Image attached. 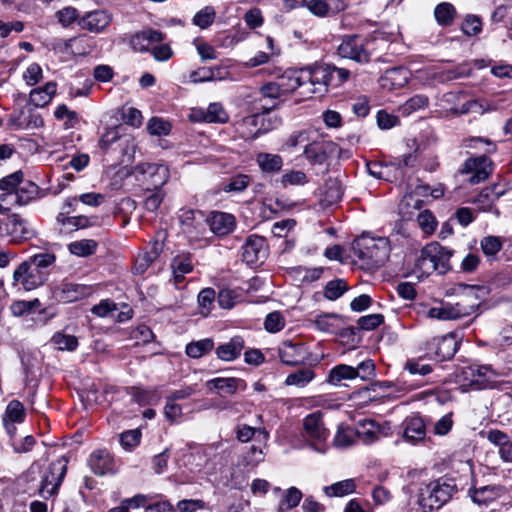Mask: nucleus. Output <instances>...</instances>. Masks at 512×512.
<instances>
[{
    "mask_svg": "<svg viewBox=\"0 0 512 512\" xmlns=\"http://www.w3.org/2000/svg\"><path fill=\"white\" fill-rule=\"evenodd\" d=\"M457 492L454 479L440 477L419 488L417 503L422 512L440 509Z\"/></svg>",
    "mask_w": 512,
    "mask_h": 512,
    "instance_id": "f257e3e1",
    "label": "nucleus"
},
{
    "mask_svg": "<svg viewBox=\"0 0 512 512\" xmlns=\"http://www.w3.org/2000/svg\"><path fill=\"white\" fill-rule=\"evenodd\" d=\"M353 254L367 269L381 267L389 258L390 245L387 238L361 236L352 244Z\"/></svg>",
    "mask_w": 512,
    "mask_h": 512,
    "instance_id": "f03ea898",
    "label": "nucleus"
},
{
    "mask_svg": "<svg viewBox=\"0 0 512 512\" xmlns=\"http://www.w3.org/2000/svg\"><path fill=\"white\" fill-rule=\"evenodd\" d=\"M350 78V71L335 65L322 64L308 69L307 79L314 87V93L323 94L329 88H338Z\"/></svg>",
    "mask_w": 512,
    "mask_h": 512,
    "instance_id": "7ed1b4c3",
    "label": "nucleus"
},
{
    "mask_svg": "<svg viewBox=\"0 0 512 512\" xmlns=\"http://www.w3.org/2000/svg\"><path fill=\"white\" fill-rule=\"evenodd\" d=\"M453 254L452 249L441 246L438 242H431L422 248L416 260V268L426 274L433 271L445 274L452 268L450 258Z\"/></svg>",
    "mask_w": 512,
    "mask_h": 512,
    "instance_id": "20e7f679",
    "label": "nucleus"
},
{
    "mask_svg": "<svg viewBox=\"0 0 512 512\" xmlns=\"http://www.w3.org/2000/svg\"><path fill=\"white\" fill-rule=\"evenodd\" d=\"M302 436L314 451L320 454L326 453L329 431L324 425L321 412L311 413L303 419Z\"/></svg>",
    "mask_w": 512,
    "mask_h": 512,
    "instance_id": "39448f33",
    "label": "nucleus"
},
{
    "mask_svg": "<svg viewBox=\"0 0 512 512\" xmlns=\"http://www.w3.org/2000/svg\"><path fill=\"white\" fill-rule=\"evenodd\" d=\"M499 374L490 365H470L464 367L459 378L463 385L474 390L494 388Z\"/></svg>",
    "mask_w": 512,
    "mask_h": 512,
    "instance_id": "423d86ee",
    "label": "nucleus"
},
{
    "mask_svg": "<svg viewBox=\"0 0 512 512\" xmlns=\"http://www.w3.org/2000/svg\"><path fill=\"white\" fill-rule=\"evenodd\" d=\"M373 40L360 35H348L342 39L337 53L340 57L367 64L371 59Z\"/></svg>",
    "mask_w": 512,
    "mask_h": 512,
    "instance_id": "0eeeda50",
    "label": "nucleus"
},
{
    "mask_svg": "<svg viewBox=\"0 0 512 512\" xmlns=\"http://www.w3.org/2000/svg\"><path fill=\"white\" fill-rule=\"evenodd\" d=\"M68 458L62 456L51 462L43 472L39 495L45 499L57 494L67 472Z\"/></svg>",
    "mask_w": 512,
    "mask_h": 512,
    "instance_id": "6e6552de",
    "label": "nucleus"
},
{
    "mask_svg": "<svg viewBox=\"0 0 512 512\" xmlns=\"http://www.w3.org/2000/svg\"><path fill=\"white\" fill-rule=\"evenodd\" d=\"M36 232L31 224L18 214H12L0 221V236L12 243L30 240Z\"/></svg>",
    "mask_w": 512,
    "mask_h": 512,
    "instance_id": "1a4fd4ad",
    "label": "nucleus"
},
{
    "mask_svg": "<svg viewBox=\"0 0 512 512\" xmlns=\"http://www.w3.org/2000/svg\"><path fill=\"white\" fill-rule=\"evenodd\" d=\"M92 293L90 286L64 280L52 289V297L59 303H72L88 297Z\"/></svg>",
    "mask_w": 512,
    "mask_h": 512,
    "instance_id": "9d476101",
    "label": "nucleus"
},
{
    "mask_svg": "<svg viewBox=\"0 0 512 512\" xmlns=\"http://www.w3.org/2000/svg\"><path fill=\"white\" fill-rule=\"evenodd\" d=\"M46 281L47 278L27 260L20 263L13 273V284L20 285L25 291H32Z\"/></svg>",
    "mask_w": 512,
    "mask_h": 512,
    "instance_id": "9b49d317",
    "label": "nucleus"
},
{
    "mask_svg": "<svg viewBox=\"0 0 512 512\" xmlns=\"http://www.w3.org/2000/svg\"><path fill=\"white\" fill-rule=\"evenodd\" d=\"M426 353L438 361L451 359L458 349V342L452 334L433 337L426 343Z\"/></svg>",
    "mask_w": 512,
    "mask_h": 512,
    "instance_id": "f8f14e48",
    "label": "nucleus"
},
{
    "mask_svg": "<svg viewBox=\"0 0 512 512\" xmlns=\"http://www.w3.org/2000/svg\"><path fill=\"white\" fill-rule=\"evenodd\" d=\"M461 173L471 175L468 179L470 184H478L492 173V161L485 155L470 157L464 162Z\"/></svg>",
    "mask_w": 512,
    "mask_h": 512,
    "instance_id": "ddd939ff",
    "label": "nucleus"
},
{
    "mask_svg": "<svg viewBox=\"0 0 512 512\" xmlns=\"http://www.w3.org/2000/svg\"><path fill=\"white\" fill-rule=\"evenodd\" d=\"M113 21V14L105 9H97L85 13L78 19L81 29L94 34L104 33Z\"/></svg>",
    "mask_w": 512,
    "mask_h": 512,
    "instance_id": "4468645a",
    "label": "nucleus"
},
{
    "mask_svg": "<svg viewBox=\"0 0 512 512\" xmlns=\"http://www.w3.org/2000/svg\"><path fill=\"white\" fill-rule=\"evenodd\" d=\"M336 149L337 145L333 141L317 140L312 136L303 154L311 165H322Z\"/></svg>",
    "mask_w": 512,
    "mask_h": 512,
    "instance_id": "2eb2a0df",
    "label": "nucleus"
},
{
    "mask_svg": "<svg viewBox=\"0 0 512 512\" xmlns=\"http://www.w3.org/2000/svg\"><path fill=\"white\" fill-rule=\"evenodd\" d=\"M477 304L467 305L462 302L456 304H443L440 307H432L428 311L430 318L439 320H455L471 315L477 308Z\"/></svg>",
    "mask_w": 512,
    "mask_h": 512,
    "instance_id": "dca6fc26",
    "label": "nucleus"
},
{
    "mask_svg": "<svg viewBox=\"0 0 512 512\" xmlns=\"http://www.w3.org/2000/svg\"><path fill=\"white\" fill-rule=\"evenodd\" d=\"M137 170L144 176L148 190H159L169 178V169L163 164L141 163Z\"/></svg>",
    "mask_w": 512,
    "mask_h": 512,
    "instance_id": "f3484780",
    "label": "nucleus"
},
{
    "mask_svg": "<svg viewBox=\"0 0 512 512\" xmlns=\"http://www.w3.org/2000/svg\"><path fill=\"white\" fill-rule=\"evenodd\" d=\"M278 355L283 364L296 366L303 364L308 360L309 352L304 343L284 341L278 348Z\"/></svg>",
    "mask_w": 512,
    "mask_h": 512,
    "instance_id": "a211bd4d",
    "label": "nucleus"
},
{
    "mask_svg": "<svg viewBox=\"0 0 512 512\" xmlns=\"http://www.w3.org/2000/svg\"><path fill=\"white\" fill-rule=\"evenodd\" d=\"M267 256L266 240L258 235H251L242 246V260L252 266L263 262Z\"/></svg>",
    "mask_w": 512,
    "mask_h": 512,
    "instance_id": "6ab92c4d",
    "label": "nucleus"
},
{
    "mask_svg": "<svg viewBox=\"0 0 512 512\" xmlns=\"http://www.w3.org/2000/svg\"><path fill=\"white\" fill-rule=\"evenodd\" d=\"M88 465L95 475L103 476L116 472L113 456L106 449H98L90 455Z\"/></svg>",
    "mask_w": 512,
    "mask_h": 512,
    "instance_id": "aec40b11",
    "label": "nucleus"
},
{
    "mask_svg": "<svg viewBox=\"0 0 512 512\" xmlns=\"http://www.w3.org/2000/svg\"><path fill=\"white\" fill-rule=\"evenodd\" d=\"M206 387L210 391H217L220 395H233L239 389L244 390L246 383L244 380L235 377H216L206 382Z\"/></svg>",
    "mask_w": 512,
    "mask_h": 512,
    "instance_id": "412c9836",
    "label": "nucleus"
},
{
    "mask_svg": "<svg viewBox=\"0 0 512 512\" xmlns=\"http://www.w3.org/2000/svg\"><path fill=\"white\" fill-rule=\"evenodd\" d=\"M163 39L164 35L162 32L147 29L133 35L130 39V45L135 51L146 52L149 51L154 44L162 42Z\"/></svg>",
    "mask_w": 512,
    "mask_h": 512,
    "instance_id": "4be33fe9",
    "label": "nucleus"
},
{
    "mask_svg": "<svg viewBox=\"0 0 512 512\" xmlns=\"http://www.w3.org/2000/svg\"><path fill=\"white\" fill-rule=\"evenodd\" d=\"M206 223L215 235L224 236L233 231L235 217L229 213L214 211L206 219Z\"/></svg>",
    "mask_w": 512,
    "mask_h": 512,
    "instance_id": "5701e85b",
    "label": "nucleus"
},
{
    "mask_svg": "<svg viewBox=\"0 0 512 512\" xmlns=\"http://www.w3.org/2000/svg\"><path fill=\"white\" fill-rule=\"evenodd\" d=\"M306 8L317 17H327L345 9L343 0H309Z\"/></svg>",
    "mask_w": 512,
    "mask_h": 512,
    "instance_id": "b1692460",
    "label": "nucleus"
},
{
    "mask_svg": "<svg viewBox=\"0 0 512 512\" xmlns=\"http://www.w3.org/2000/svg\"><path fill=\"white\" fill-rule=\"evenodd\" d=\"M487 440L498 447V454L504 462H512V438L499 429L487 432Z\"/></svg>",
    "mask_w": 512,
    "mask_h": 512,
    "instance_id": "393cba45",
    "label": "nucleus"
},
{
    "mask_svg": "<svg viewBox=\"0 0 512 512\" xmlns=\"http://www.w3.org/2000/svg\"><path fill=\"white\" fill-rule=\"evenodd\" d=\"M404 438L410 443L422 441L426 435V425L419 415H411L403 421Z\"/></svg>",
    "mask_w": 512,
    "mask_h": 512,
    "instance_id": "a878e982",
    "label": "nucleus"
},
{
    "mask_svg": "<svg viewBox=\"0 0 512 512\" xmlns=\"http://www.w3.org/2000/svg\"><path fill=\"white\" fill-rule=\"evenodd\" d=\"M409 74L403 67L387 69L379 80L380 86L389 91L401 88L407 84Z\"/></svg>",
    "mask_w": 512,
    "mask_h": 512,
    "instance_id": "bb28decb",
    "label": "nucleus"
},
{
    "mask_svg": "<svg viewBox=\"0 0 512 512\" xmlns=\"http://www.w3.org/2000/svg\"><path fill=\"white\" fill-rule=\"evenodd\" d=\"M244 347V339L241 336H234L228 342L219 345L215 350V354L218 359L231 362L241 355Z\"/></svg>",
    "mask_w": 512,
    "mask_h": 512,
    "instance_id": "cd10ccee",
    "label": "nucleus"
},
{
    "mask_svg": "<svg viewBox=\"0 0 512 512\" xmlns=\"http://www.w3.org/2000/svg\"><path fill=\"white\" fill-rule=\"evenodd\" d=\"M307 70L288 71L278 78L277 83L279 84L283 95H288L294 92L297 88L304 86L309 82L307 79Z\"/></svg>",
    "mask_w": 512,
    "mask_h": 512,
    "instance_id": "c85d7f7f",
    "label": "nucleus"
},
{
    "mask_svg": "<svg viewBox=\"0 0 512 512\" xmlns=\"http://www.w3.org/2000/svg\"><path fill=\"white\" fill-rule=\"evenodd\" d=\"M57 91V83L47 82L43 87L35 88L30 92V102L35 107H44L48 105Z\"/></svg>",
    "mask_w": 512,
    "mask_h": 512,
    "instance_id": "c756f323",
    "label": "nucleus"
},
{
    "mask_svg": "<svg viewBox=\"0 0 512 512\" xmlns=\"http://www.w3.org/2000/svg\"><path fill=\"white\" fill-rule=\"evenodd\" d=\"M502 494V488L496 485H486L470 490V496L474 503L487 505L499 498Z\"/></svg>",
    "mask_w": 512,
    "mask_h": 512,
    "instance_id": "7c9ffc66",
    "label": "nucleus"
},
{
    "mask_svg": "<svg viewBox=\"0 0 512 512\" xmlns=\"http://www.w3.org/2000/svg\"><path fill=\"white\" fill-rule=\"evenodd\" d=\"M27 261L48 279L55 266L56 256L54 253L41 252L30 256Z\"/></svg>",
    "mask_w": 512,
    "mask_h": 512,
    "instance_id": "2f4dec72",
    "label": "nucleus"
},
{
    "mask_svg": "<svg viewBox=\"0 0 512 512\" xmlns=\"http://www.w3.org/2000/svg\"><path fill=\"white\" fill-rule=\"evenodd\" d=\"M171 268L174 274V281L176 284L184 280L186 274L192 272L193 263L189 254H180L173 258Z\"/></svg>",
    "mask_w": 512,
    "mask_h": 512,
    "instance_id": "473e14b6",
    "label": "nucleus"
},
{
    "mask_svg": "<svg viewBox=\"0 0 512 512\" xmlns=\"http://www.w3.org/2000/svg\"><path fill=\"white\" fill-rule=\"evenodd\" d=\"M256 163L263 173H276L283 166V159L278 154L261 152L256 156Z\"/></svg>",
    "mask_w": 512,
    "mask_h": 512,
    "instance_id": "72a5a7b5",
    "label": "nucleus"
},
{
    "mask_svg": "<svg viewBox=\"0 0 512 512\" xmlns=\"http://www.w3.org/2000/svg\"><path fill=\"white\" fill-rule=\"evenodd\" d=\"M38 193V186L32 182H28L15 192H8V198L14 200L19 205H27Z\"/></svg>",
    "mask_w": 512,
    "mask_h": 512,
    "instance_id": "f704fd0d",
    "label": "nucleus"
},
{
    "mask_svg": "<svg viewBox=\"0 0 512 512\" xmlns=\"http://www.w3.org/2000/svg\"><path fill=\"white\" fill-rule=\"evenodd\" d=\"M353 379H355L354 367L346 364H338L330 370L327 382L331 385L338 386L343 380Z\"/></svg>",
    "mask_w": 512,
    "mask_h": 512,
    "instance_id": "c9c22d12",
    "label": "nucleus"
},
{
    "mask_svg": "<svg viewBox=\"0 0 512 512\" xmlns=\"http://www.w3.org/2000/svg\"><path fill=\"white\" fill-rule=\"evenodd\" d=\"M214 348V341L211 338H205L190 342L186 345V355L193 359H198Z\"/></svg>",
    "mask_w": 512,
    "mask_h": 512,
    "instance_id": "e433bc0d",
    "label": "nucleus"
},
{
    "mask_svg": "<svg viewBox=\"0 0 512 512\" xmlns=\"http://www.w3.org/2000/svg\"><path fill=\"white\" fill-rule=\"evenodd\" d=\"M356 489V484L353 479H345L330 486L324 487V492L329 497H343L353 493Z\"/></svg>",
    "mask_w": 512,
    "mask_h": 512,
    "instance_id": "4c0bfd02",
    "label": "nucleus"
},
{
    "mask_svg": "<svg viewBox=\"0 0 512 512\" xmlns=\"http://www.w3.org/2000/svg\"><path fill=\"white\" fill-rule=\"evenodd\" d=\"M503 241L498 236H486L480 241V247L483 254L488 258L489 261L497 259L498 252L502 249Z\"/></svg>",
    "mask_w": 512,
    "mask_h": 512,
    "instance_id": "58836bf2",
    "label": "nucleus"
},
{
    "mask_svg": "<svg viewBox=\"0 0 512 512\" xmlns=\"http://www.w3.org/2000/svg\"><path fill=\"white\" fill-rule=\"evenodd\" d=\"M216 292L213 288L207 287L202 289L197 297L199 314L207 317L214 308Z\"/></svg>",
    "mask_w": 512,
    "mask_h": 512,
    "instance_id": "ea45409f",
    "label": "nucleus"
},
{
    "mask_svg": "<svg viewBox=\"0 0 512 512\" xmlns=\"http://www.w3.org/2000/svg\"><path fill=\"white\" fill-rule=\"evenodd\" d=\"M340 320L341 317L338 314H322L315 318L314 325L319 331L326 333H336Z\"/></svg>",
    "mask_w": 512,
    "mask_h": 512,
    "instance_id": "a19ab883",
    "label": "nucleus"
},
{
    "mask_svg": "<svg viewBox=\"0 0 512 512\" xmlns=\"http://www.w3.org/2000/svg\"><path fill=\"white\" fill-rule=\"evenodd\" d=\"M456 16L455 7L448 2L438 4L434 9V17L441 26H449L452 24Z\"/></svg>",
    "mask_w": 512,
    "mask_h": 512,
    "instance_id": "79ce46f5",
    "label": "nucleus"
},
{
    "mask_svg": "<svg viewBox=\"0 0 512 512\" xmlns=\"http://www.w3.org/2000/svg\"><path fill=\"white\" fill-rule=\"evenodd\" d=\"M229 117L220 103H211L205 112H202L201 120L207 123H226Z\"/></svg>",
    "mask_w": 512,
    "mask_h": 512,
    "instance_id": "37998d69",
    "label": "nucleus"
},
{
    "mask_svg": "<svg viewBox=\"0 0 512 512\" xmlns=\"http://www.w3.org/2000/svg\"><path fill=\"white\" fill-rule=\"evenodd\" d=\"M97 246V242L93 239H82L71 242L68 248L73 255L87 257L95 253Z\"/></svg>",
    "mask_w": 512,
    "mask_h": 512,
    "instance_id": "c03bdc74",
    "label": "nucleus"
},
{
    "mask_svg": "<svg viewBox=\"0 0 512 512\" xmlns=\"http://www.w3.org/2000/svg\"><path fill=\"white\" fill-rule=\"evenodd\" d=\"M315 378L313 370L306 368L297 370L286 377L285 384L303 388Z\"/></svg>",
    "mask_w": 512,
    "mask_h": 512,
    "instance_id": "a18cd8bd",
    "label": "nucleus"
},
{
    "mask_svg": "<svg viewBox=\"0 0 512 512\" xmlns=\"http://www.w3.org/2000/svg\"><path fill=\"white\" fill-rule=\"evenodd\" d=\"M159 245L155 243L150 251H147L141 255H139L136 259V263L134 266V271L137 274L144 273L147 268L152 264L159 256Z\"/></svg>",
    "mask_w": 512,
    "mask_h": 512,
    "instance_id": "49530a36",
    "label": "nucleus"
},
{
    "mask_svg": "<svg viewBox=\"0 0 512 512\" xmlns=\"http://www.w3.org/2000/svg\"><path fill=\"white\" fill-rule=\"evenodd\" d=\"M142 433L140 429H131L119 435V442L126 451H133L141 442Z\"/></svg>",
    "mask_w": 512,
    "mask_h": 512,
    "instance_id": "de8ad7c7",
    "label": "nucleus"
},
{
    "mask_svg": "<svg viewBox=\"0 0 512 512\" xmlns=\"http://www.w3.org/2000/svg\"><path fill=\"white\" fill-rule=\"evenodd\" d=\"M250 182H251L250 176H248L246 174H237V175L231 177L228 180V182L224 184L222 189L224 192H227V193H230V192L240 193V192H243L250 185Z\"/></svg>",
    "mask_w": 512,
    "mask_h": 512,
    "instance_id": "09e8293b",
    "label": "nucleus"
},
{
    "mask_svg": "<svg viewBox=\"0 0 512 512\" xmlns=\"http://www.w3.org/2000/svg\"><path fill=\"white\" fill-rule=\"evenodd\" d=\"M348 290V284L344 279L329 281L324 288V296L328 300L340 298Z\"/></svg>",
    "mask_w": 512,
    "mask_h": 512,
    "instance_id": "8fccbe9b",
    "label": "nucleus"
},
{
    "mask_svg": "<svg viewBox=\"0 0 512 512\" xmlns=\"http://www.w3.org/2000/svg\"><path fill=\"white\" fill-rule=\"evenodd\" d=\"M25 415L23 404L18 400H13L7 405L3 420L22 423L25 419Z\"/></svg>",
    "mask_w": 512,
    "mask_h": 512,
    "instance_id": "3c124183",
    "label": "nucleus"
},
{
    "mask_svg": "<svg viewBox=\"0 0 512 512\" xmlns=\"http://www.w3.org/2000/svg\"><path fill=\"white\" fill-rule=\"evenodd\" d=\"M302 499L301 491L296 487H290L285 491L283 498L279 503V510L284 511L298 506Z\"/></svg>",
    "mask_w": 512,
    "mask_h": 512,
    "instance_id": "603ef678",
    "label": "nucleus"
},
{
    "mask_svg": "<svg viewBox=\"0 0 512 512\" xmlns=\"http://www.w3.org/2000/svg\"><path fill=\"white\" fill-rule=\"evenodd\" d=\"M201 218V214L194 210L183 211L180 215L183 231L191 234L193 228L196 229L198 226L203 224Z\"/></svg>",
    "mask_w": 512,
    "mask_h": 512,
    "instance_id": "864d4df0",
    "label": "nucleus"
},
{
    "mask_svg": "<svg viewBox=\"0 0 512 512\" xmlns=\"http://www.w3.org/2000/svg\"><path fill=\"white\" fill-rule=\"evenodd\" d=\"M41 303L39 299L35 298L30 301H15L11 304L10 310L14 316L20 317L26 314H30L35 309L39 308Z\"/></svg>",
    "mask_w": 512,
    "mask_h": 512,
    "instance_id": "5fc2aeb1",
    "label": "nucleus"
},
{
    "mask_svg": "<svg viewBox=\"0 0 512 512\" xmlns=\"http://www.w3.org/2000/svg\"><path fill=\"white\" fill-rule=\"evenodd\" d=\"M313 135L314 132L307 130L295 132L287 138L285 146L289 149L297 147H303L305 149Z\"/></svg>",
    "mask_w": 512,
    "mask_h": 512,
    "instance_id": "6e6d98bb",
    "label": "nucleus"
},
{
    "mask_svg": "<svg viewBox=\"0 0 512 512\" xmlns=\"http://www.w3.org/2000/svg\"><path fill=\"white\" fill-rule=\"evenodd\" d=\"M51 342L61 351H73L78 346V340L75 336L63 333H55Z\"/></svg>",
    "mask_w": 512,
    "mask_h": 512,
    "instance_id": "4d7b16f0",
    "label": "nucleus"
},
{
    "mask_svg": "<svg viewBox=\"0 0 512 512\" xmlns=\"http://www.w3.org/2000/svg\"><path fill=\"white\" fill-rule=\"evenodd\" d=\"M215 14L212 6H206L195 14L193 24L201 29H206L214 22Z\"/></svg>",
    "mask_w": 512,
    "mask_h": 512,
    "instance_id": "13d9d810",
    "label": "nucleus"
},
{
    "mask_svg": "<svg viewBox=\"0 0 512 512\" xmlns=\"http://www.w3.org/2000/svg\"><path fill=\"white\" fill-rule=\"evenodd\" d=\"M429 103V99L425 95H414L409 98L402 106L401 110L404 114H411L417 110L424 109Z\"/></svg>",
    "mask_w": 512,
    "mask_h": 512,
    "instance_id": "bf43d9fd",
    "label": "nucleus"
},
{
    "mask_svg": "<svg viewBox=\"0 0 512 512\" xmlns=\"http://www.w3.org/2000/svg\"><path fill=\"white\" fill-rule=\"evenodd\" d=\"M55 17L63 27H69L79 18V12L76 8L67 6L58 10Z\"/></svg>",
    "mask_w": 512,
    "mask_h": 512,
    "instance_id": "052dcab7",
    "label": "nucleus"
},
{
    "mask_svg": "<svg viewBox=\"0 0 512 512\" xmlns=\"http://www.w3.org/2000/svg\"><path fill=\"white\" fill-rule=\"evenodd\" d=\"M147 129L151 135L165 136L169 134L171 125L161 118L153 117L149 120Z\"/></svg>",
    "mask_w": 512,
    "mask_h": 512,
    "instance_id": "680f3d73",
    "label": "nucleus"
},
{
    "mask_svg": "<svg viewBox=\"0 0 512 512\" xmlns=\"http://www.w3.org/2000/svg\"><path fill=\"white\" fill-rule=\"evenodd\" d=\"M285 326L284 317L280 312H272L266 316L264 327L270 333H276L281 331Z\"/></svg>",
    "mask_w": 512,
    "mask_h": 512,
    "instance_id": "e2e57ef3",
    "label": "nucleus"
},
{
    "mask_svg": "<svg viewBox=\"0 0 512 512\" xmlns=\"http://www.w3.org/2000/svg\"><path fill=\"white\" fill-rule=\"evenodd\" d=\"M417 223L426 234H432L436 229V219L428 210H424L418 214Z\"/></svg>",
    "mask_w": 512,
    "mask_h": 512,
    "instance_id": "0e129e2a",
    "label": "nucleus"
},
{
    "mask_svg": "<svg viewBox=\"0 0 512 512\" xmlns=\"http://www.w3.org/2000/svg\"><path fill=\"white\" fill-rule=\"evenodd\" d=\"M383 322V315L375 313L360 317L357 324L360 329L369 331L379 327Z\"/></svg>",
    "mask_w": 512,
    "mask_h": 512,
    "instance_id": "69168bd1",
    "label": "nucleus"
},
{
    "mask_svg": "<svg viewBox=\"0 0 512 512\" xmlns=\"http://www.w3.org/2000/svg\"><path fill=\"white\" fill-rule=\"evenodd\" d=\"M355 378H360L361 380H370L375 375V365L372 360L367 359L358 364L357 367H354Z\"/></svg>",
    "mask_w": 512,
    "mask_h": 512,
    "instance_id": "338daca9",
    "label": "nucleus"
},
{
    "mask_svg": "<svg viewBox=\"0 0 512 512\" xmlns=\"http://www.w3.org/2000/svg\"><path fill=\"white\" fill-rule=\"evenodd\" d=\"M42 68L38 63L30 64L23 73V79L29 86H34L42 79Z\"/></svg>",
    "mask_w": 512,
    "mask_h": 512,
    "instance_id": "774afa93",
    "label": "nucleus"
}]
</instances>
